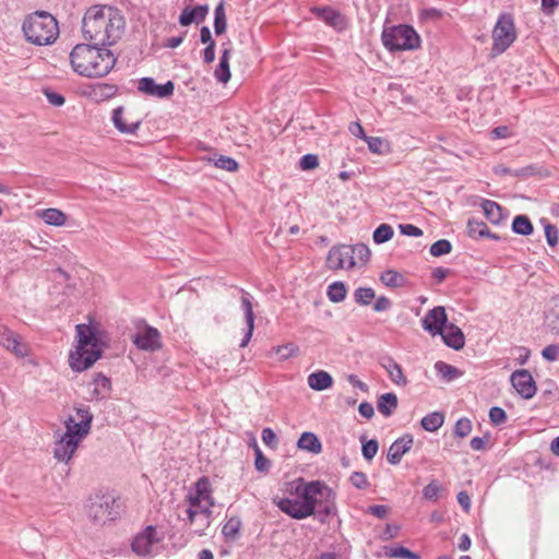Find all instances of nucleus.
Wrapping results in <instances>:
<instances>
[{
    "instance_id": "obj_1",
    "label": "nucleus",
    "mask_w": 559,
    "mask_h": 559,
    "mask_svg": "<svg viewBox=\"0 0 559 559\" xmlns=\"http://www.w3.org/2000/svg\"><path fill=\"white\" fill-rule=\"evenodd\" d=\"M124 27L123 15L110 5H93L86 10L82 20L84 39L104 48L117 44Z\"/></svg>"
},
{
    "instance_id": "obj_2",
    "label": "nucleus",
    "mask_w": 559,
    "mask_h": 559,
    "mask_svg": "<svg viewBox=\"0 0 559 559\" xmlns=\"http://www.w3.org/2000/svg\"><path fill=\"white\" fill-rule=\"evenodd\" d=\"M72 69L80 75L102 78L110 72L116 63L111 50L94 44H78L70 53Z\"/></svg>"
},
{
    "instance_id": "obj_3",
    "label": "nucleus",
    "mask_w": 559,
    "mask_h": 559,
    "mask_svg": "<svg viewBox=\"0 0 559 559\" xmlns=\"http://www.w3.org/2000/svg\"><path fill=\"white\" fill-rule=\"evenodd\" d=\"M78 346L69 355L70 367L78 372L88 369L103 354L102 342L96 328L87 324L75 326Z\"/></svg>"
},
{
    "instance_id": "obj_4",
    "label": "nucleus",
    "mask_w": 559,
    "mask_h": 559,
    "mask_svg": "<svg viewBox=\"0 0 559 559\" xmlns=\"http://www.w3.org/2000/svg\"><path fill=\"white\" fill-rule=\"evenodd\" d=\"M22 29L27 41L38 46L52 44L59 35L56 19L44 11L29 15L24 21Z\"/></svg>"
},
{
    "instance_id": "obj_5",
    "label": "nucleus",
    "mask_w": 559,
    "mask_h": 559,
    "mask_svg": "<svg viewBox=\"0 0 559 559\" xmlns=\"http://www.w3.org/2000/svg\"><path fill=\"white\" fill-rule=\"evenodd\" d=\"M383 46L391 52L416 50L420 48L421 38L408 24L384 27L381 34Z\"/></svg>"
},
{
    "instance_id": "obj_6",
    "label": "nucleus",
    "mask_w": 559,
    "mask_h": 559,
    "mask_svg": "<svg viewBox=\"0 0 559 559\" xmlns=\"http://www.w3.org/2000/svg\"><path fill=\"white\" fill-rule=\"evenodd\" d=\"M290 493L300 499L301 504L311 516L314 514L320 499L330 496V487L320 480L306 483L299 478L292 484Z\"/></svg>"
},
{
    "instance_id": "obj_7",
    "label": "nucleus",
    "mask_w": 559,
    "mask_h": 559,
    "mask_svg": "<svg viewBox=\"0 0 559 559\" xmlns=\"http://www.w3.org/2000/svg\"><path fill=\"white\" fill-rule=\"evenodd\" d=\"M86 514L94 524L103 525L119 515V506L114 496L96 493L87 500Z\"/></svg>"
},
{
    "instance_id": "obj_8",
    "label": "nucleus",
    "mask_w": 559,
    "mask_h": 559,
    "mask_svg": "<svg viewBox=\"0 0 559 559\" xmlns=\"http://www.w3.org/2000/svg\"><path fill=\"white\" fill-rule=\"evenodd\" d=\"M516 39L514 20L511 14L502 13L492 29L491 55L503 53Z\"/></svg>"
},
{
    "instance_id": "obj_9",
    "label": "nucleus",
    "mask_w": 559,
    "mask_h": 559,
    "mask_svg": "<svg viewBox=\"0 0 559 559\" xmlns=\"http://www.w3.org/2000/svg\"><path fill=\"white\" fill-rule=\"evenodd\" d=\"M512 386L525 400L532 399L537 391L535 380L527 369H519L510 377Z\"/></svg>"
},
{
    "instance_id": "obj_10",
    "label": "nucleus",
    "mask_w": 559,
    "mask_h": 559,
    "mask_svg": "<svg viewBox=\"0 0 559 559\" xmlns=\"http://www.w3.org/2000/svg\"><path fill=\"white\" fill-rule=\"evenodd\" d=\"M352 246L341 245L334 246L330 249L326 258V265L331 270H338L343 267L352 269L356 265L355 260L350 254Z\"/></svg>"
},
{
    "instance_id": "obj_11",
    "label": "nucleus",
    "mask_w": 559,
    "mask_h": 559,
    "mask_svg": "<svg viewBox=\"0 0 559 559\" xmlns=\"http://www.w3.org/2000/svg\"><path fill=\"white\" fill-rule=\"evenodd\" d=\"M0 344L20 358L29 354L28 346L22 342L21 336L2 324H0Z\"/></svg>"
},
{
    "instance_id": "obj_12",
    "label": "nucleus",
    "mask_w": 559,
    "mask_h": 559,
    "mask_svg": "<svg viewBox=\"0 0 559 559\" xmlns=\"http://www.w3.org/2000/svg\"><path fill=\"white\" fill-rule=\"evenodd\" d=\"M448 323V316L444 307L437 306L430 309L421 320L423 329L432 336L442 332Z\"/></svg>"
},
{
    "instance_id": "obj_13",
    "label": "nucleus",
    "mask_w": 559,
    "mask_h": 559,
    "mask_svg": "<svg viewBox=\"0 0 559 559\" xmlns=\"http://www.w3.org/2000/svg\"><path fill=\"white\" fill-rule=\"evenodd\" d=\"M138 90L148 96L168 98L174 94L175 84L167 81L165 84H157L153 78H142L139 81Z\"/></svg>"
},
{
    "instance_id": "obj_14",
    "label": "nucleus",
    "mask_w": 559,
    "mask_h": 559,
    "mask_svg": "<svg viewBox=\"0 0 559 559\" xmlns=\"http://www.w3.org/2000/svg\"><path fill=\"white\" fill-rule=\"evenodd\" d=\"M139 349L155 352L162 347L160 333L157 329L146 325L133 340Z\"/></svg>"
},
{
    "instance_id": "obj_15",
    "label": "nucleus",
    "mask_w": 559,
    "mask_h": 559,
    "mask_svg": "<svg viewBox=\"0 0 559 559\" xmlns=\"http://www.w3.org/2000/svg\"><path fill=\"white\" fill-rule=\"evenodd\" d=\"M156 528L148 525L143 532L139 533L132 544V550L139 556H146L151 554L152 547L158 542L156 538Z\"/></svg>"
},
{
    "instance_id": "obj_16",
    "label": "nucleus",
    "mask_w": 559,
    "mask_h": 559,
    "mask_svg": "<svg viewBox=\"0 0 559 559\" xmlns=\"http://www.w3.org/2000/svg\"><path fill=\"white\" fill-rule=\"evenodd\" d=\"M414 443V438L409 433L403 435L396 439L389 448L386 460L392 465H397L405 453H407Z\"/></svg>"
},
{
    "instance_id": "obj_17",
    "label": "nucleus",
    "mask_w": 559,
    "mask_h": 559,
    "mask_svg": "<svg viewBox=\"0 0 559 559\" xmlns=\"http://www.w3.org/2000/svg\"><path fill=\"white\" fill-rule=\"evenodd\" d=\"M311 12L337 31H342L346 26L345 17L331 7H314L311 9Z\"/></svg>"
},
{
    "instance_id": "obj_18",
    "label": "nucleus",
    "mask_w": 559,
    "mask_h": 559,
    "mask_svg": "<svg viewBox=\"0 0 559 559\" xmlns=\"http://www.w3.org/2000/svg\"><path fill=\"white\" fill-rule=\"evenodd\" d=\"M67 438L80 444V442L90 433L92 425L87 420H76L73 416H69L64 421Z\"/></svg>"
},
{
    "instance_id": "obj_19",
    "label": "nucleus",
    "mask_w": 559,
    "mask_h": 559,
    "mask_svg": "<svg viewBox=\"0 0 559 559\" xmlns=\"http://www.w3.org/2000/svg\"><path fill=\"white\" fill-rule=\"evenodd\" d=\"M274 503L277 506V508L289 515L293 519L296 520H302L310 514L306 511L304 506L301 504V501L299 498L297 499H290V498H281V499H274Z\"/></svg>"
},
{
    "instance_id": "obj_20",
    "label": "nucleus",
    "mask_w": 559,
    "mask_h": 559,
    "mask_svg": "<svg viewBox=\"0 0 559 559\" xmlns=\"http://www.w3.org/2000/svg\"><path fill=\"white\" fill-rule=\"evenodd\" d=\"M251 295L247 292L242 290L241 296V308L245 312V319L247 323V331L243 335V338L240 343V347H246L248 343L250 342L254 329V313H253V307L251 302Z\"/></svg>"
},
{
    "instance_id": "obj_21",
    "label": "nucleus",
    "mask_w": 559,
    "mask_h": 559,
    "mask_svg": "<svg viewBox=\"0 0 559 559\" xmlns=\"http://www.w3.org/2000/svg\"><path fill=\"white\" fill-rule=\"evenodd\" d=\"M336 495L334 490L330 487V496L323 497L320 499L314 514H312L316 519L319 520V522L325 524L329 522V518L331 515L336 514V503H335Z\"/></svg>"
},
{
    "instance_id": "obj_22",
    "label": "nucleus",
    "mask_w": 559,
    "mask_h": 559,
    "mask_svg": "<svg viewBox=\"0 0 559 559\" xmlns=\"http://www.w3.org/2000/svg\"><path fill=\"white\" fill-rule=\"evenodd\" d=\"M438 335H441L444 344L455 350H460L465 345V336L462 330L453 323L445 324L442 332Z\"/></svg>"
},
{
    "instance_id": "obj_23",
    "label": "nucleus",
    "mask_w": 559,
    "mask_h": 559,
    "mask_svg": "<svg viewBox=\"0 0 559 559\" xmlns=\"http://www.w3.org/2000/svg\"><path fill=\"white\" fill-rule=\"evenodd\" d=\"M78 447L79 443L73 441L71 438H67L63 433L55 443L53 457L59 462L68 463L72 459Z\"/></svg>"
},
{
    "instance_id": "obj_24",
    "label": "nucleus",
    "mask_w": 559,
    "mask_h": 559,
    "mask_svg": "<svg viewBox=\"0 0 559 559\" xmlns=\"http://www.w3.org/2000/svg\"><path fill=\"white\" fill-rule=\"evenodd\" d=\"M209 14L207 4H199L195 7H186L179 15L181 26H189L192 23L203 22Z\"/></svg>"
},
{
    "instance_id": "obj_25",
    "label": "nucleus",
    "mask_w": 559,
    "mask_h": 559,
    "mask_svg": "<svg viewBox=\"0 0 559 559\" xmlns=\"http://www.w3.org/2000/svg\"><path fill=\"white\" fill-rule=\"evenodd\" d=\"M91 384L94 386L92 391V400H104L109 395L111 391V382L109 378L100 372L94 376Z\"/></svg>"
},
{
    "instance_id": "obj_26",
    "label": "nucleus",
    "mask_w": 559,
    "mask_h": 559,
    "mask_svg": "<svg viewBox=\"0 0 559 559\" xmlns=\"http://www.w3.org/2000/svg\"><path fill=\"white\" fill-rule=\"evenodd\" d=\"M467 233L468 236L473 239H479L484 237L491 238L493 240L500 239L498 235L490 233L489 228L483 221H478L474 217L467 221Z\"/></svg>"
},
{
    "instance_id": "obj_27",
    "label": "nucleus",
    "mask_w": 559,
    "mask_h": 559,
    "mask_svg": "<svg viewBox=\"0 0 559 559\" xmlns=\"http://www.w3.org/2000/svg\"><path fill=\"white\" fill-rule=\"evenodd\" d=\"M333 384L332 376L323 370L312 372L308 376V385L314 391H323Z\"/></svg>"
},
{
    "instance_id": "obj_28",
    "label": "nucleus",
    "mask_w": 559,
    "mask_h": 559,
    "mask_svg": "<svg viewBox=\"0 0 559 559\" xmlns=\"http://www.w3.org/2000/svg\"><path fill=\"white\" fill-rule=\"evenodd\" d=\"M297 447L312 454H319L322 451V443L313 432H302L298 439Z\"/></svg>"
},
{
    "instance_id": "obj_29",
    "label": "nucleus",
    "mask_w": 559,
    "mask_h": 559,
    "mask_svg": "<svg viewBox=\"0 0 559 559\" xmlns=\"http://www.w3.org/2000/svg\"><path fill=\"white\" fill-rule=\"evenodd\" d=\"M545 324L554 335H559V296L551 298V308L545 314Z\"/></svg>"
},
{
    "instance_id": "obj_30",
    "label": "nucleus",
    "mask_w": 559,
    "mask_h": 559,
    "mask_svg": "<svg viewBox=\"0 0 559 559\" xmlns=\"http://www.w3.org/2000/svg\"><path fill=\"white\" fill-rule=\"evenodd\" d=\"M230 49L225 48L222 51L218 66L215 69L214 76L221 83H227L230 80L231 73L229 70Z\"/></svg>"
},
{
    "instance_id": "obj_31",
    "label": "nucleus",
    "mask_w": 559,
    "mask_h": 559,
    "mask_svg": "<svg viewBox=\"0 0 559 559\" xmlns=\"http://www.w3.org/2000/svg\"><path fill=\"white\" fill-rule=\"evenodd\" d=\"M112 122L115 127L122 133L134 134L139 129L141 121L127 123L123 120V107H118L112 111Z\"/></svg>"
},
{
    "instance_id": "obj_32",
    "label": "nucleus",
    "mask_w": 559,
    "mask_h": 559,
    "mask_svg": "<svg viewBox=\"0 0 559 559\" xmlns=\"http://www.w3.org/2000/svg\"><path fill=\"white\" fill-rule=\"evenodd\" d=\"M397 396L389 392L380 395L377 401L378 411L385 417L391 416L397 407Z\"/></svg>"
},
{
    "instance_id": "obj_33",
    "label": "nucleus",
    "mask_w": 559,
    "mask_h": 559,
    "mask_svg": "<svg viewBox=\"0 0 559 559\" xmlns=\"http://www.w3.org/2000/svg\"><path fill=\"white\" fill-rule=\"evenodd\" d=\"M481 209L486 218L491 224L498 225L503 221L502 207L497 202L484 200L481 202Z\"/></svg>"
},
{
    "instance_id": "obj_34",
    "label": "nucleus",
    "mask_w": 559,
    "mask_h": 559,
    "mask_svg": "<svg viewBox=\"0 0 559 559\" xmlns=\"http://www.w3.org/2000/svg\"><path fill=\"white\" fill-rule=\"evenodd\" d=\"M435 369L445 382H451L463 374L456 367L441 360L435 364Z\"/></svg>"
},
{
    "instance_id": "obj_35",
    "label": "nucleus",
    "mask_w": 559,
    "mask_h": 559,
    "mask_svg": "<svg viewBox=\"0 0 559 559\" xmlns=\"http://www.w3.org/2000/svg\"><path fill=\"white\" fill-rule=\"evenodd\" d=\"M380 281L383 285L391 287V288H399L403 287L406 283L405 276L394 270H386L381 273Z\"/></svg>"
},
{
    "instance_id": "obj_36",
    "label": "nucleus",
    "mask_w": 559,
    "mask_h": 559,
    "mask_svg": "<svg viewBox=\"0 0 559 559\" xmlns=\"http://www.w3.org/2000/svg\"><path fill=\"white\" fill-rule=\"evenodd\" d=\"M512 231L521 236H528L534 231V226L526 215H516L512 221Z\"/></svg>"
},
{
    "instance_id": "obj_37",
    "label": "nucleus",
    "mask_w": 559,
    "mask_h": 559,
    "mask_svg": "<svg viewBox=\"0 0 559 559\" xmlns=\"http://www.w3.org/2000/svg\"><path fill=\"white\" fill-rule=\"evenodd\" d=\"M444 421V415L441 412H433L423 417L420 424L426 431H437Z\"/></svg>"
},
{
    "instance_id": "obj_38",
    "label": "nucleus",
    "mask_w": 559,
    "mask_h": 559,
    "mask_svg": "<svg viewBox=\"0 0 559 559\" xmlns=\"http://www.w3.org/2000/svg\"><path fill=\"white\" fill-rule=\"evenodd\" d=\"M41 218L46 224L52 226H62L67 221L66 214L62 211L53 207L44 210Z\"/></svg>"
},
{
    "instance_id": "obj_39",
    "label": "nucleus",
    "mask_w": 559,
    "mask_h": 559,
    "mask_svg": "<svg viewBox=\"0 0 559 559\" xmlns=\"http://www.w3.org/2000/svg\"><path fill=\"white\" fill-rule=\"evenodd\" d=\"M227 27L224 2L221 1L214 10V32L219 36L225 33Z\"/></svg>"
},
{
    "instance_id": "obj_40",
    "label": "nucleus",
    "mask_w": 559,
    "mask_h": 559,
    "mask_svg": "<svg viewBox=\"0 0 559 559\" xmlns=\"http://www.w3.org/2000/svg\"><path fill=\"white\" fill-rule=\"evenodd\" d=\"M240 527V519L233 516L223 525L222 533L227 540H235L239 534Z\"/></svg>"
},
{
    "instance_id": "obj_41",
    "label": "nucleus",
    "mask_w": 559,
    "mask_h": 559,
    "mask_svg": "<svg viewBox=\"0 0 559 559\" xmlns=\"http://www.w3.org/2000/svg\"><path fill=\"white\" fill-rule=\"evenodd\" d=\"M209 160L212 162L217 168L227 170V171H236L239 167L236 159L225 156V155H214L213 157H209Z\"/></svg>"
},
{
    "instance_id": "obj_42",
    "label": "nucleus",
    "mask_w": 559,
    "mask_h": 559,
    "mask_svg": "<svg viewBox=\"0 0 559 559\" xmlns=\"http://www.w3.org/2000/svg\"><path fill=\"white\" fill-rule=\"evenodd\" d=\"M346 287L343 282H334L328 287V297L332 302H341L346 297Z\"/></svg>"
},
{
    "instance_id": "obj_43",
    "label": "nucleus",
    "mask_w": 559,
    "mask_h": 559,
    "mask_svg": "<svg viewBox=\"0 0 559 559\" xmlns=\"http://www.w3.org/2000/svg\"><path fill=\"white\" fill-rule=\"evenodd\" d=\"M394 235L393 228L389 224L379 225L373 231L372 239L376 243H384L389 241Z\"/></svg>"
},
{
    "instance_id": "obj_44",
    "label": "nucleus",
    "mask_w": 559,
    "mask_h": 559,
    "mask_svg": "<svg viewBox=\"0 0 559 559\" xmlns=\"http://www.w3.org/2000/svg\"><path fill=\"white\" fill-rule=\"evenodd\" d=\"M197 495L201 496L203 500L207 501L210 506H213V499L211 497V484L207 477L203 476L195 483Z\"/></svg>"
},
{
    "instance_id": "obj_45",
    "label": "nucleus",
    "mask_w": 559,
    "mask_h": 559,
    "mask_svg": "<svg viewBox=\"0 0 559 559\" xmlns=\"http://www.w3.org/2000/svg\"><path fill=\"white\" fill-rule=\"evenodd\" d=\"M374 296V290L370 287H359L354 293L355 301L362 306H368Z\"/></svg>"
},
{
    "instance_id": "obj_46",
    "label": "nucleus",
    "mask_w": 559,
    "mask_h": 559,
    "mask_svg": "<svg viewBox=\"0 0 559 559\" xmlns=\"http://www.w3.org/2000/svg\"><path fill=\"white\" fill-rule=\"evenodd\" d=\"M365 141L372 153L384 154L385 152H388V142L382 138L367 136Z\"/></svg>"
},
{
    "instance_id": "obj_47",
    "label": "nucleus",
    "mask_w": 559,
    "mask_h": 559,
    "mask_svg": "<svg viewBox=\"0 0 559 559\" xmlns=\"http://www.w3.org/2000/svg\"><path fill=\"white\" fill-rule=\"evenodd\" d=\"M452 245L448 239H440L433 242L430 247V254L433 257H441L450 253Z\"/></svg>"
},
{
    "instance_id": "obj_48",
    "label": "nucleus",
    "mask_w": 559,
    "mask_h": 559,
    "mask_svg": "<svg viewBox=\"0 0 559 559\" xmlns=\"http://www.w3.org/2000/svg\"><path fill=\"white\" fill-rule=\"evenodd\" d=\"M441 490V485L437 479H432L424 489L423 496L425 499L429 501H437L439 498V492Z\"/></svg>"
},
{
    "instance_id": "obj_49",
    "label": "nucleus",
    "mask_w": 559,
    "mask_h": 559,
    "mask_svg": "<svg viewBox=\"0 0 559 559\" xmlns=\"http://www.w3.org/2000/svg\"><path fill=\"white\" fill-rule=\"evenodd\" d=\"M388 555L394 558L402 559H420V556L416 552L411 551L409 549L403 546H396L389 549Z\"/></svg>"
},
{
    "instance_id": "obj_50",
    "label": "nucleus",
    "mask_w": 559,
    "mask_h": 559,
    "mask_svg": "<svg viewBox=\"0 0 559 559\" xmlns=\"http://www.w3.org/2000/svg\"><path fill=\"white\" fill-rule=\"evenodd\" d=\"M353 260L357 258L362 263H366L370 258V249L365 243H356L352 246L350 252Z\"/></svg>"
},
{
    "instance_id": "obj_51",
    "label": "nucleus",
    "mask_w": 559,
    "mask_h": 559,
    "mask_svg": "<svg viewBox=\"0 0 559 559\" xmlns=\"http://www.w3.org/2000/svg\"><path fill=\"white\" fill-rule=\"evenodd\" d=\"M361 442H362V447H361L362 456L367 461H371L378 452V449H379L378 441L374 439L364 441V439H361Z\"/></svg>"
},
{
    "instance_id": "obj_52",
    "label": "nucleus",
    "mask_w": 559,
    "mask_h": 559,
    "mask_svg": "<svg viewBox=\"0 0 559 559\" xmlns=\"http://www.w3.org/2000/svg\"><path fill=\"white\" fill-rule=\"evenodd\" d=\"M489 418L492 425L500 426L507 421V413L499 406H493L489 409Z\"/></svg>"
},
{
    "instance_id": "obj_53",
    "label": "nucleus",
    "mask_w": 559,
    "mask_h": 559,
    "mask_svg": "<svg viewBox=\"0 0 559 559\" xmlns=\"http://www.w3.org/2000/svg\"><path fill=\"white\" fill-rule=\"evenodd\" d=\"M389 378L396 385L405 386L407 384V380L403 374V370L399 364H395L393 368L388 371Z\"/></svg>"
},
{
    "instance_id": "obj_54",
    "label": "nucleus",
    "mask_w": 559,
    "mask_h": 559,
    "mask_svg": "<svg viewBox=\"0 0 559 559\" xmlns=\"http://www.w3.org/2000/svg\"><path fill=\"white\" fill-rule=\"evenodd\" d=\"M471 431H472V423L468 418L463 417L456 421L455 428H454V433L457 437L464 438V437L468 436L471 433Z\"/></svg>"
},
{
    "instance_id": "obj_55",
    "label": "nucleus",
    "mask_w": 559,
    "mask_h": 559,
    "mask_svg": "<svg viewBox=\"0 0 559 559\" xmlns=\"http://www.w3.org/2000/svg\"><path fill=\"white\" fill-rule=\"evenodd\" d=\"M349 481L357 489H367L370 486L367 475L362 472L352 473Z\"/></svg>"
},
{
    "instance_id": "obj_56",
    "label": "nucleus",
    "mask_w": 559,
    "mask_h": 559,
    "mask_svg": "<svg viewBox=\"0 0 559 559\" xmlns=\"http://www.w3.org/2000/svg\"><path fill=\"white\" fill-rule=\"evenodd\" d=\"M274 349H275L276 354L280 356L281 360H286V359L295 356L296 353L298 352V347L295 346L293 343L277 346Z\"/></svg>"
},
{
    "instance_id": "obj_57",
    "label": "nucleus",
    "mask_w": 559,
    "mask_h": 559,
    "mask_svg": "<svg viewBox=\"0 0 559 559\" xmlns=\"http://www.w3.org/2000/svg\"><path fill=\"white\" fill-rule=\"evenodd\" d=\"M271 463L270 460L266 459L262 451L255 447V461H254V467L259 472H267L270 469Z\"/></svg>"
},
{
    "instance_id": "obj_58",
    "label": "nucleus",
    "mask_w": 559,
    "mask_h": 559,
    "mask_svg": "<svg viewBox=\"0 0 559 559\" xmlns=\"http://www.w3.org/2000/svg\"><path fill=\"white\" fill-rule=\"evenodd\" d=\"M319 158L314 154H306L299 160V166L302 170H311L318 167Z\"/></svg>"
},
{
    "instance_id": "obj_59",
    "label": "nucleus",
    "mask_w": 559,
    "mask_h": 559,
    "mask_svg": "<svg viewBox=\"0 0 559 559\" xmlns=\"http://www.w3.org/2000/svg\"><path fill=\"white\" fill-rule=\"evenodd\" d=\"M545 236H546L547 243L550 247H555L559 240V230L556 226H554L551 224H547L545 226Z\"/></svg>"
},
{
    "instance_id": "obj_60",
    "label": "nucleus",
    "mask_w": 559,
    "mask_h": 559,
    "mask_svg": "<svg viewBox=\"0 0 559 559\" xmlns=\"http://www.w3.org/2000/svg\"><path fill=\"white\" fill-rule=\"evenodd\" d=\"M542 356L547 361H556L559 358V344L547 345L542 350Z\"/></svg>"
},
{
    "instance_id": "obj_61",
    "label": "nucleus",
    "mask_w": 559,
    "mask_h": 559,
    "mask_svg": "<svg viewBox=\"0 0 559 559\" xmlns=\"http://www.w3.org/2000/svg\"><path fill=\"white\" fill-rule=\"evenodd\" d=\"M261 437L265 445L272 449L276 448L278 440L275 432L271 428H264L262 430Z\"/></svg>"
},
{
    "instance_id": "obj_62",
    "label": "nucleus",
    "mask_w": 559,
    "mask_h": 559,
    "mask_svg": "<svg viewBox=\"0 0 559 559\" xmlns=\"http://www.w3.org/2000/svg\"><path fill=\"white\" fill-rule=\"evenodd\" d=\"M399 229L405 236L420 237L423 235V230L413 224H401Z\"/></svg>"
},
{
    "instance_id": "obj_63",
    "label": "nucleus",
    "mask_w": 559,
    "mask_h": 559,
    "mask_svg": "<svg viewBox=\"0 0 559 559\" xmlns=\"http://www.w3.org/2000/svg\"><path fill=\"white\" fill-rule=\"evenodd\" d=\"M543 396L550 401L559 400V388L552 381H549L547 388L543 391Z\"/></svg>"
},
{
    "instance_id": "obj_64",
    "label": "nucleus",
    "mask_w": 559,
    "mask_h": 559,
    "mask_svg": "<svg viewBox=\"0 0 559 559\" xmlns=\"http://www.w3.org/2000/svg\"><path fill=\"white\" fill-rule=\"evenodd\" d=\"M391 307H392L391 300L389 298H386L385 296H380L377 298V300L373 305V310L377 312H382V311L389 310Z\"/></svg>"
}]
</instances>
